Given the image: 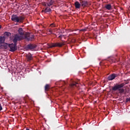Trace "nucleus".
Wrapping results in <instances>:
<instances>
[{
  "label": "nucleus",
  "mask_w": 130,
  "mask_h": 130,
  "mask_svg": "<svg viewBox=\"0 0 130 130\" xmlns=\"http://www.w3.org/2000/svg\"><path fill=\"white\" fill-rule=\"evenodd\" d=\"M54 2L53 0H50V2H48V7H50V6H52V5H53V3Z\"/></svg>",
  "instance_id": "6ab92c4d"
},
{
  "label": "nucleus",
  "mask_w": 130,
  "mask_h": 130,
  "mask_svg": "<svg viewBox=\"0 0 130 130\" xmlns=\"http://www.w3.org/2000/svg\"><path fill=\"white\" fill-rule=\"evenodd\" d=\"M105 9H106V10H108V11H110L111 10H112V6H111V4H106L105 6Z\"/></svg>",
  "instance_id": "f8f14e48"
},
{
  "label": "nucleus",
  "mask_w": 130,
  "mask_h": 130,
  "mask_svg": "<svg viewBox=\"0 0 130 130\" xmlns=\"http://www.w3.org/2000/svg\"><path fill=\"white\" fill-rule=\"evenodd\" d=\"M9 47L10 49V51L12 52H14V51H16V50H17V43L10 44H9Z\"/></svg>",
  "instance_id": "423d86ee"
},
{
  "label": "nucleus",
  "mask_w": 130,
  "mask_h": 130,
  "mask_svg": "<svg viewBox=\"0 0 130 130\" xmlns=\"http://www.w3.org/2000/svg\"><path fill=\"white\" fill-rule=\"evenodd\" d=\"M87 29L86 28L82 29L80 30V31H82L83 32H85V31H86Z\"/></svg>",
  "instance_id": "bb28decb"
},
{
  "label": "nucleus",
  "mask_w": 130,
  "mask_h": 130,
  "mask_svg": "<svg viewBox=\"0 0 130 130\" xmlns=\"http://www.w3.org/2000/svg\"><path fill=\"white\" fill-rule=\"evenodd\" d=\"M63 45H66L64 42L62 43H52L50 45H49V48H52V47H62Z\"/></svg>",
  "instance_id": "7ed1b4c3"
},
{
  "label": "nucleus",
  "mask_w": 130,
  "mask_h": 130,
  "mask_svg": "<svg viewBox=\"0 0 130 130\" xmlns=\"http://www.w3.org/2000/svg\"><path fill=\"white\" fill-rule=\"evenodd\" d=\"M80 4L83 8H85V7L88 6V2L86 1H80Z\"/></svg>",
  "instance_id": "9b49d317"
},
{
  "label": "nucleus",
  "mask_w": 130,
  "mask_h": 130,
  "mask_svg": "<svg viewBox=\"0 0 130 130\" xmlns=\"http://www.w3.org/2000/svg\"><path fill=\"white\" fill-rule=\"evenodd\" d=\"M24 39L27 41H32L34 39V35H30V33L28 32L24 36Z\"/></svg>",
  "instance_id": "39448f33"
},
{
  "label": "nucleus",
  "mask_w": 130,
  "mask_h": 130,
  "mask_svg": "<svg viewBox=\"0 0 130 130\" xmlns=\"http://www.w3.org/2000/svg\"><path fill=\"white\" fill-rule=\"evenodd\" d=\"M25 57L26 58L27 61H31V60H33V55H32L31 53L26 54Z\"/></svg>",
  "instance_id": "0eeeda50"
},
{
  "label": "nucleus",
  "mask_w": 130,
  "mask_h": 130,
  "mask_svg": "<svg viewBox=\"0 0 130 130\" xmlns=\"http://www.w3.org/2000/svg\"><path fill=\"white\" fill-rule=\"evenodd\" d=\"M5 37L0 36V48H3V43H5Z\"/></svg>",
  "instance_id": "9d476101"
},
{
  "label": "nucleus",
  "mask_w": 130,
  "mask_h": 130,
  "mask_svg": "<svg viewBox=\"0 0 130 130\" xmlns=\"http://www.w3.org/2000/svg\"><path fill=\"white\" fill-rule=\"evenodd\" d=\"M9 36H11V33L9 32H5V33H4V36L3 37H4L5 38V37H9Z\"/></svg>",
  "instance_id": "f3484780"
},
{
  "label": "nucleus",
  "mask_w": 130,
  "mask_h": 130,
  "mask_svg": "<svg viewBox=\"0 0 130 130\" xmlns=\"http://www.w3.org/2000/svg\"><path fill=\"white\" fill-rule=\"evenodd\" d=\"M124 86V83H121L120 84H116L112 87V90H113V91H118L119 94H122L124 93V89L122 88Z\"/></svg>",
  "instance_id": "f257e3e1"
},
{
  "label": "nucleus",
  "mask_w": 130,
  "mask_h": 130,
  "mask_svg": "<svg viewBox=\"0 0 130 130\" xmlns=\"http://www.w3.org/2000/svg\"><path fill=\"white\" fill-rule=\"evenodd\" d=\"M18 32L20 36H24V31L23 30V28H19V29L18 30Z\"/></svg>",
  "instance_id": "ddd939ff"
},
{
  "label": "nucleus",
  "mask_w": 130,
  "mask_h": 130,
  "mask_svg": "<svg viewBox=\"0 0 130 130\" xmlns=\"http://www.w3.org/2000/svg\"><path fill=\"white\" fill-rule=\"evenodd\" d=\"M11 20L13 22H16V23H19V24H21L24 22L25 20V17L24 16H18L17 15L13 14L11 16Z\"/></svg>",
  "instance_id": "f03ea898"
},
{
  "label": "nucleus",
  "mask_w": 130,
  "mask_h": 130,
  "mask_svg": "<svg viewBox=\"0 0 130 130\" xmlns=\"http://www.w3.org/2000/svg\"><path fill=\"white\" fill-rule=\"evenodd\" d=\"M81 3H79V2H76L75 3V7L76 9H80L81 8Z\"/></svg>",
  "instance_id": "4468645a"
},
{
  "label": "nucleus",
  "mask_w": 130,
  "mask_h": 130,
  "mask_svg": "<svg viewBox=\"0 0 130 130\" xmlns=\"http://www.w3.org/2000/svg\"><path fill=\"white\" fill-rule=\"evenodd\" d=\"M0 29H2V25H0Z\"/></svg>",
  "instance_id": "c85d7f7f"
},
{
  "label": "nucleus",
  "mask_w": 130,
  "mask_h": 130,
  "mask_svg": "<svg viewBox=\"0 0 130 130\" xmlns=\"http://www.w3.org/2000/svg\"><path fill=\"white\" fill-rule=\"evenodd\" d=\"M54 34V35H55L56 37H57V35H56V34Z\"/></svg>",
  "instance_id": "cd10ccee"
},
{
  "label": "nucleus",
  "mask_w": 130,
  "mask_h": 130,
  "mask_svg": "<svg viewBox=\"0 0 130 130\" xmlns=\"http://www.w3.org/2000/svg\"><path fill=\"white\" fill-rule=\"evenodd\" d=\"M116 77H117V74H113L108 77V81H112V80H114Z\"/></svg>",
  "instance_id": "1a4fd4ad"
},
{
  "label": "nucleus",
  "mask_w": 130,
  "mask_h": 130,
  "mask_svg": "<svg viewBox=\"0 0 130 130\" xmlns=\"http://www.w3.org/2000/svg\"><path fill=\"white\" fill-rule=\"evenodd\" d=\"M49 89V84H46L45 86V91H47Z\"/></svg>",
  "instance_id": "aec40b11"
},
{
  "label": "nucleus",
  "mask_w": 130,
  "mask_h": 130,
  "mask_svg": "<svg viewBox=\"0 0 130 130\" xmlns=\"http://www.w3.org/2000/svg\"><path fill=\"white\" fill-rule=\"evenodd\" d=\"M51 27H55V25H54V23H52L50 24Z\"/></svg>",
  "instance_id": "a878e982"
},
{
  "label": "nucleus",
  "mask_w": 130,
  "mask_h": 130,
  "mask_svg": "<svg viewBox=\"0 0 130 130\" xmlns=\"http://www.w3.org/2000/svg\"><path fill=\"white\" fill-rule=\"evenodd\" d=\"M42 12H44L45 13H49L51 12V9L49 8V7H47Z\"/></svg>",
  "instance_id": "dca6fc26"
},
{
  "label": "nucleus",
  "mask_w": 130,
  "mask_h": 130,
  "mask_svg": "<svg viewBox=\"0 0 130 130\" xmlns=\"http://www.w3.org/2000/svg\"><path fill=\"white\" fill-rule=\"evenodd\" d=\"M36 47H37V46L33 44H28L26 46L27 49H30V50H32V49H34V48H36Z\"/></svg>",
  "instance_id": "6e6552de"
},
{
  "label": "nucleus",
  "mask_w": 130,
  "mask_h": 130,
  "mask_svg": "<svg viewBox=\"0 0 130 130\" xmlns=\"http://www.w3.org/2000/svg\"><path fill=\"white\" fill-rule=\"evenodd\" d=\"M3 110V106H2V104H0V111H2Z\"/></svg>",
  "instance_id": "393cba45"
},
{
  "label": "nucleus",
  "mask_w": 130,
  "mask_h": 130,
  "mask_svg": "<svg viewBox=\"0 0 130 130\" xmlns=\"http://www.w3.org/2000/svg\"><path fill=\"white\" fill-rule=\"evenodd\" d=\"M43 6H44V7H48V3L46 2H44V3H43Z\"/></svg>",
  "instance_id": "5701e85b"
},
{
  "label": "nucleus",
  "mask_w": 130,
  "mask_h": 130,
  "mask_svg": "<svg viewBox=\"0 0 130 130\" xmlns=\"http://www.w3.org/2000/svg\"><path fill=\"white\" fill-rule=\"evenodd\" d=\"M24 39V37L22 36H20L19 34H16L14 36V38L13 40L14 43H17V41H21L22 39Z\"/></svg>",
  "instance_id": "20e7f679"
},
{
  "label": "nucleus",
  "mask_w": 130,
  "mask_h": 130,
  "mask_svg": "<svg viewBox=\"0 0 130 130\" xmlns=\"http://www.w3.org/2000/svg\"><path fill=\"white\" fill-rule=\"evenodd\" d=\"M3 47H4L5 49H7L8 47H9V44L7 43H4L3 45H2V48Z\"/></svg>",
  "instance_id": "a211bd4d"
},
{
  "label": "nucleus",
  "mask_w": 130,
  "mask_h": 130,
  "mask_svg": "<svg viewBox=\"0 0 130 130\" xmlns=\"http://www.w3.org/2000/svg\"><path fill=\"white\" fill-rule=\"evenodd\" d=\"M63 37H64V35H60V36H59L58 37V38H59L60 39V40H61L62 39Z\"/></svg>",
  "instance_id": "412c9836"
},
{
  "label": "nucleus",
  "mask_w": 130,
  "mask_h": 130,
  "mask_svg": "<svg viewBox=\"0 0 130 130\" xmlns=\"http://www.w3.org/2000/svg\"><path fill=\"white\" fill-rule=\"evenodd\" d=\"M125 102L126 103H127V102H130V98L126 99Z\"/></svg>",
  "instance_id": "b1692460"
},
{
  "label": "nucleus",
  "mask_w": 130,
  "mask_h": 130,
  "mask_svg": "<svg viewBox=\"0 0 130 130\" xmlns=\"http://www.w3.org/2000/svg\"><path fill=\"white\" fill-rule=\"evenodd\" d=\"M78 83L73 81V80H71V87H78Z\"/></svg>",
  "instance_id": "2eb2a0df"
},
{
  "label": "nucleus",
  "mask_w": 130,
  "mask_h": 130,
  "mask_svg": "<svg viewBox=\"0 0 130 130\" xmlns=\"http://www.w3.org/2000/svg\"><path fill=\"white\" fill-rule=\"evenodd\" d=\"M48 32H49V35L52 34V30L51 28H49L47 30Z\"/></svg>",
  "instance_id": "4be33fe9"
}]
</instances>
